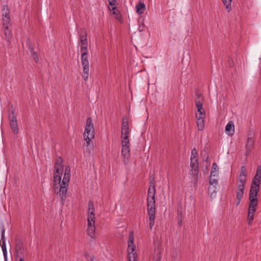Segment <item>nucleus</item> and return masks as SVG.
Returning a JSON list of instances; mask_svg holds the SVG:
<instances>
[{
    "label": "nucleus",
    "mask_w": 261,
    "mask_h": 261,
    "mask_svg": "<svg viewBox=\"0 0 261 261\" xmlns=\"http://www.w3.org/2000/svg\"><path fill=\"white\" fill-rule=\"evenodd\" d=\"M63 161L61 158L57 159L55 166L54 173L53 188L55 193L58 194L62 201L65 200L70 179V169L66 167L63 178L61 184L63 173Z\"/></svg>",
    "instance_id": "f257e3e1"
},
{
    "label": "nucleus",
    "mask_w": 261,
    "mask_h": 261,
    "mask_svg": "<svg viewBox=\"0 0 261 261\" xmlns=\"http://www.w3.org/2000/svg\"><path fill=\"white\" fill-rule=\"evenodd\" d=\"M218 175V172H215L212 170L211 171V174L210 176H213L214 177H217Z\"/></svg>",
    "instance_id": "4c0bfd02"
},
{
    "label": "nucleus",
    "mask_w": 261,
    "mask_h": 261,
    "mask_svg": "<svg viewBox=\"0 0 261 261\" xmlns=\"http://www.w3.org/2000/svg\"><path fill=\"white\" fill-rule=\"evenodd\" d=\"M30 51H31V56L33 57V58L34 59V60H35V62H36V63L38 62L39 61L38 58L37 57V56L36 55L35 51H34L33 49L31 48L30 49Z\"/></svg>",
    "instance_id": "473e14b6"
},
{
    "label": "nucleus",
    "mask_w": 261,
    "mask_h": 261,
    "mask_svg": "<svg viewBox=\"0 0 261 261\" xmlns=\"http://www.w3.org/2000/svg\"><path fill=\"white\" fill-rule=\"evenodd\" d=\"M191 170L197 172L199 168L198 162L197 152L195 148H193L191 151Z\"/></svg>",
    "instance_id": "0eeeda50"
},
{
    "label": "nucleus",
    "mask_w": 261,
    "mask_h": 261,
    "mask_svg": "<svg viewBox=\"0 0 261 261\" xmlns=\"http://www.w3.org/2000/svg\"><path fill=\"white\" fill-rule=\"evenodd\" d=\"M10 125L13 133L15 134H18L19 129L18 127L17 119L16 116H14L13 112H12L11 114H10Z\"/></svg>",
    "instance_id": "4468645a"
},
{
    "label": "nucleus",
    "mask_w": 261,
    "mask_h": 261,
    "mask_svg": "<svg viewBox=\"0 0 261 261\" xmlns=\"http://www.w3.org/2000/svg\"><path fill=\"white\" fill-rule=\"evenodd\" d=\"M9 17H10V15L8 7L7 5H4L2 9V18Z\"/></svg>",
    "instance_id": "393cba45"
},
{
    "label": "nucleus",
    "mask_w": 261,
    "mask_h": 261,
    "mask_svg": "<svg viewBox=\"0 0 261 261\" xmlns=\"http://www.w3.org/2000/svg\"><path fill=\"white\" fill-rule=\"evenodd\" d=\"M245 184L244 183H238L237 190L236 192V205L238 206L241 199L243 197L245 189Z\"/></svg>",
    "instance_id": "9b49d317"
},
{
    "label": "nucleus",
    "mask_w": 261,
    "mask_h": 261,
    "mask_svg": "<svg viewBox=\"0 0 261 261\" xmlns=\"http://www.w3.org/2000/svg\"><path fill=\"white\" fill-rule=\"evenodd\" d=\"M1 240L3 241L2 248L5 261H7V250L6 248V238L5 236V229L4 225L1 226Z\"/></svg>",
    "instance_id": "f8f14e48"
},
{
    "label": "nucleus",
    "mask_w": 261,
    "mask_h": 261,
    "mask_svg": "<svg viewBox=\"0 0 261 261\" xmlns=\"http://www.w3.org/2000/svg\"><path fill=\"white\" fill-rule=\"evenodd\" d=\"M148 214L149 218V227L151 229L154 224L155 214V203H147Z\"/></svg>",
    "instance_id": "6e6552de"
},
{
    "label": "nucleus",
    "mask_w": 261,
    "mask_h": 261,
    "mask_svg": "<svg viewBox=\"0 0 261 261\" xmlns=\"http://www.w3.org/2000/svg\"><path fill=\"white\" fill-rule=\"evenodd\" d=\"M95 226H88L87 233L91 238L94 239L95 237Z\"/></svg>",
    "instance_id": "b1692460"
},
{
    "label": "nucleus",
    "mask_w": 261,
    "mask_h": 261,
    "mask_svg": "<svg viewBox=\"0 0 261 261\" xmlns=\"http://www.w3.org/2000/svg\"><path fill=\"white\" fill-rule=\"evenodd\" d=\"M10 28L8 29V30H6L5 29V35L6 36V39L7 40L8 42H10V38L11 36V32L10 30L9 29Z\"/></svg>",
    "instance_id": "7c9ffc66"
},
{
    "label": "nucleus",
    "mask_w": 261,
    "mask_h": 261,
    "mask_svg": "<svg viewBox=\"0 0 261 261\" xmlns=\"http://www.w3.org/2000/svg\"><path fill=\"white\" fill-rule=\"evenodd\" d=\"M247 173L244 166H242L241 169L240 176L238 179V182L245 184L246 181Z\"/></svg>",
    "instance_id": "f3484780"
},
{
    "label": "nucleus",
    "mask_w": 261,
    "mask_h": 261,
    "mask_svg": "<svg viewBox=\"0 0 261 261\" xmlns=\"http://www.w3.org/2000/svg\"><path fill=\"white\" fill-rule=\"evenodd\" d=\"M256 172H261V166L259 165L257 166Z\"/></svg>",
    "instance_id": "ea45409f"
},
{
    "label": "nucleus",
    "mask_w": 261,
    "mask_h": 261,
    "mask_svg": "<svg viewBox=\"0 0 261 261\" xmlns=\"http://www.w3.org/2000/svg\"><path fill=\"white\" fill-rule=\"evenodd\" d=\"M85 146H86V152L88 154H91L92 153V151L93 150V144H92V141L90 140L89 142H88V140H85Z\"/></svg>",
    "instance_id": "412c9836"
},
{
    "label": "nucleus",
    "mask_w": 261,
    "mask_h": 261,
    "mask_svg": "<svg viewBox=\"0 0 261 261\" xmlns=\"http://www.w3.org/2000/svg\"><path fill=\"white\" fill-rule=\"evenodd\" d=\"M88 226H95V214L93 203L90 201L88 204Z\"/></svg>",
    "instance_id": "423d86ee"
},
{
    "label": "nucleus",
    "mask_w": 261,
    "mask_h": 261,
    "mask_svg": "<svg viewBox=\"0 0 261 261\" xmlns=\"http://www.w3.org/2000/svg\"><path fill=\"white\" fill-rule=\"evenodd\" d=\"M259 189V185L251 184L249 200L250 202H258L257 195Z\"/></svg>",
    "instance_id": "1a4fd4ad"
},
{
    "label": "nucleus",
    "mask_w": 261,
    "mask_h": 261,
    "mask_svg": "<svg viewBox=\"0 0 261 261\" xmlns=\"http://www.w3.org/2000/svg\"><path fill=\"white\" fill-rule=\"evenodd\" d=\"M211 170L215 172H218V167L216 163L213 164Z\"/></svg>",
    "instance_id": "e433bc0d"
},
{
    "label": "nucleus",
    "mask_w": 261,
    "mask_h": 261,
    "mask_svg": "<svg viewBox=\"0 0 261 261\" xmlns=\"http://www.w3.org/2000/svg\"><path fill=\"white\" fill-rule=\"evenodd\" d=\"M182 224V221L180 220L179 221V225H181Z\"/></svg>",
    "instance_id": "a19ab883"
},
{
    "label": "nucleus",
    "mask_w": 261,
    "mask_h": 261,
    "mask_svg": "<svg viewBox=\"0 0 261 261\" xmlns=\"http://www.w3.org/2000/svg\"><path fill=\"white\" fill-rule=\"evenodd\" d=\"M161 249H155L154 252V256L153 258L154 261H161Z\"/></svg>",
    "instance_id": "5701e85b"
},
{
    "label": "nucleus",
    "mask_w": 261,
    "mask_h": 261,
    "mask_svg": "<svg viewBox=\"0 0 261 261\" xmlns=\"http://www.w3.org/2000/svg\"><path fill=\"white\" fill-rule=\"evenodd\" d=\"M109 4L110 6L111 7V8H112L113 7L115 8L116 7V0H109Z\"/></svg>",
    "instance_id": "f704fd0d"
},
{
    "label": "nucleus",
    "mask_w": 261,
    "mask_h": 261,
    "mask_svg": "<svg viewBox=\"0 0 261 261\" xmlns=\"http://www.w3.org/2000/svg\"><path fill=\"white\" fill-rule=\"evenodd\" d=\"M209 185H213L215 186L218 185V180L217 177H214L213 176L209 177Z\"/></svg>",
    "instance_id": "c756f323"
},
{
    "label": "nucleus",
    "mask_w": 261,
    "mask_h": 261,
    "mask_svg": "<svg viewBox=\"0 0 261 261\" xmlns=\"http://www.w3.org/2000/svg\"><path fill=\"white\" fill-rule=\"evenodd\" d=\"M110 10H111L112 11V14L115 16V17L116 19H118L119 18V13L116 7H113L112 8H111L110 7L109 8Z\"/></svg>",
    "instance_id": "2f4dec72"
},
{
    "label": "nucleus",
    "mask_w": 261,
    "mask_h": 261,
    "mask_svg": "<svg viewBox=\"0 0 261 261\" xmlns=\"http://www.w3.org/2000/svg\"><path fill=\"white\" fill-rule=\"evenodd\" d=\"M203 100L202 98L201 97V94L199 93H197L196 94V98L195 99V103L196 105H197V101H199L201 102H202V101Z\"/></svg>",
    "instance_id": "c9c22d12"
},
{
    "label": "nucleus",
    "mask_w": 261,
    "mask_h": 261,
    "mask_svg": "<svg viewBox=\"0 0 261 261\" xmlns=\"http://www.w3.org/2000/svg\"><path fill=\"white\" fill-rule=\"evenodd\" d=\"M87 33L85 31L83 35L80 36L81 46L80 48L81 55V62L83 68L82 76L86 82L88 79L89 74V62L88 59V43L87 40Z\"/></svg>",
    "instance_id": "f03ea898"
},
{
    "label": "nucleus",
    "mask_w": 261,
    "mask_h": 261,
    "mask_svg": "<svg viewBox=\"0 0 261 261\" xmlns=\"http://www.w3.org/2000/svg\"><path fill=\"white\" fill-rule=\"evenodd\" d=\"M136 246L134 243V233L130 232L128 236V261H137V254L135 252Z\"/></svg>",
    "instance_id": "39448f33"
},
{
    "label": "nucleus",
    "mask_w": 261,
    "mask_h": 261,
    "mask_svg": "<svg viewBox=\"0 0 261 261\" xmlns=\"http://www.w3.org/2000/svg\"><path fill=\"white\" fill-rule=\"evenodd\" d=\"M196 108L197 109V112L198 113H200V112L205 113L204 110L203 108V105H202V102H201L199 101H197V105H196Z\"/></svg>",
    "instance_id": "c85d7f7f"
},
{
    "label": "nucleus",
    "mask_w": 261,
    "mask_h": 261,
    "mask_svg": "<svg viewBox=\"0 0 261 261\" xmlns=\"http://www.w3.org/2000/svg\"><path fill=\"white\" fill-rule=\"evenodd\" d=\"M261 179V172H256L255 175L253 178L252 184H260V180Z\"/></svg>",
    "instance_id": "a878e982"
},
{
    "label": "nucleus",
    "mask_w": 261,
    "mask_h": 261,
    "mask_svg": "<svg viewBox=\"0 0 261 261\" xmlns=\"http://www.w3.org/2000/svg\"><path fill=\"white\" fill-rule=\"evenodd\" d=\"M129 133L130 130L129 129L128 122L127 120L123 119L121 132V141L122 145L121 153L124 157V162L128 161L130 155L129 140Z\"/></svg>",
    "instance_id": "7ed1b4c3"
},
{
    "label": "nucleus",
    "mask_w": 261,
    "mask_h": 261,
    "mask_svg": "<svg viewBox=\"0 0 261 261\" xmlns=\"http://www.w3.org/2000/svg\"><path fill=\"white\" fill-rule=\"evenodd\" d=\"M15 250L16 252V257L25 256V251L23 244L21 242L16 243Z\"/></svg>",
    "instance_id": "2eb2a0df"
},
{
    "label": "nucleus",
    "mask_w": 261,
    "mask_h": 261,
    "mask_svg": "<svg viewBox=\"0 0 261 261\" xmlns=\"http://www.w3.org/2000/svg\"><path fill=\"white\" fill-rule=\"evenodd\" d=\"M224 5L226 7V9L229 12L231 10V4L232 0H222Z\"/></svg>",
    "instance_id": "cd10ccee"
},
{
    "label": "nucleus",
    "mask_w": 261,
    "mask_h": 261,
    "mask_svg": "<svg viewBox=\"0 0 261 261\" xmlns=\"http://www.w3.org/2000/svg\"><path fill=\"white\" fill-rule=\"evenodd\" d=\"M258 202H250L248 214V223L249 225H251L252 224L254 213L256 210V206Z\"/></svg>",
    "instance_id": "9d476101"
},
{
    "label": "nucleus",
    "mask_w": 261,
    "mask_h": 261,
    "mask_svg": "<svg viewBox=\"0 0 261 261\" xmlns=\"http://www.w3.org/2000/svg\"><path fill=\"white\" fill-rule=\"evenodd\" d=\"M137 13L142 14L144 13L146 9L145 5L141 2H139L136 6Z\"/></svg>",
    "instance_id": "aec40b11"
},
{
    "label": "nucleus",
    "mask_w": 261,
    "mask_h": 261,
    "mask_svg": "<svg viewBox=\"0 0 261 261\" xmlns=\"http://www.w3.org/2000/svg\"><path fill=\"white\" fill-rule=\"evenodd\" d=\"M3 27L6 30L11 27V24L10 23V17H3L2 18Z\"/></svg>",
    "instance_id": "4be33fe9"
},
{
    "label": "nucleus",
    "mask_w": 261,
    "mask_h": 261,
    "mask_svg": "<svg viewBox=\"0 0 261 261\" xmlns=\"http://www.w3.org/2000/svg\"><path fill=\"white\" fill-rule=\"evenodd\" d=\"M217 186L218 185H216V186H215L213 185H209L208 188V194L211 198H213L216 196Z\"/></svg>",
    "instance_id": "a211bd4d"
},
{
    "label": "nucleus",
    "mask_w": 261,
    "mask_h": 261,
    "mask_svg": "<svg viewBox=\"0 0 261 261\" xmlns=\"http://www.w3.org/2000/svg\"><path fill=\"white\" fill-rule=\"evenodd\" d=\"M225 133L229 136L233 135L234 133V125L231 121L228 122L225 126Z\"/></svg>",
    "instance_id": "dca6fc26"
},
{
    "label": "nucleus",
    "mask_w": 261,
    "mask_h": 261,
    "mask_svg": "<svg viewBox=\"0 0 261 261\" xmlns=\"http://www.w3.org/2000/svg\"><path fill=\"white\" fill-rule=\"evenodd\" d=\"M196 117L197 118V119H204L205 117V113L200 112V113H197L196 115Z\"/></svg>",
    "instance_id": "72a5a7b5"
},
{
    "label": "nucleus",
    "mask_w": 261,
    "mask_h": 261,
    "mask_svg": "<svg viewBox=\"0 0 261 261\" xmlns=\"http://www.w3.org/2000/svg\"><path fill=\"white\" fill-rule=\"evenodd\" d=\"M254 146V140L252 137H248L246 145V152L249 153Z\"/></svg>",
    "instance_id": "6ab92c4d"
},
{
    "label": "nucleus",
    "mask_w": 261,
    "mask_h": 261,
    "mask_svg": "<svg viewBox=\"0 0 261 261\" xmlns=\"http://www.w3.org/2000/svg\"><path fill=\"white\" fill-rule=\"evenodd\" d=\"M24 256L16 257V261H24Z\"/></svg>",
    "instance_id": "58836bf2"
},
{
    "label": "nucleus",
    "mask_w": 261,
    "mask_h": 261,
    "mask_svg": "<svg viewBox=\"0 0 261 261\" xmlns=\"http://www.w3.org/2000/svg\"><path fill=\"white\" fill-rule=\"evenodd\" d=\"M155 188L153 183H151L148 191L147 203H155Z\"/></svg>",
    "instance_id": "ddd939ff"
},
{
    "label": "nucleus",
    "mask_w": 261,
    "mask_h": 261,
    "mask_svg": "<svg viewBox=\"0 0 261 261\" xmlns=\"http://www.w3.org/2000/svg\"><path fill=\"white\" fill-rule=\"evenodd\" d=\"M84 138L85 140H92L94 138V128L91 118H88L86 120V123L85 127L84 133Z\"/></svg>",
    "instance_id": "20e7f679"
},
{
    "label": "nucleus",
    "mask_w": 261,
    "mask_h": 261,
    "mask_svg": "<svg viewBox=\"0 0 261 261\" xmlns=\"http://www.w3.org/2000/svg\"><path fill=\"white\" fill-rule=\"evenodd\" d=\"M197 124L198 129L199 130H202L204 127V119H198Z\"/></svg>",
    "instance_id": "bb28decb"
}]
</instances>
